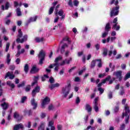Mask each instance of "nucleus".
<instances>
[{"label": "nucleus", "instance_id": "nucleus-17", "mask_svg": "<svg viewBox=\"0 0 130 130\" xmlns=\"http://www.w3.org/2000/svg\"><path fill=\"white\" fill-rule=\"evenodd\" d=\"M39 71V69L36 68V66L34 65L30 70V73L31 74H35V73H37Z\"/></svg>", "mask_w": 130, "mask_h": 130}, {"label": "nucleus", "instance_id": "nucleus-33", "mask_svg": "<svg viewBox=\"0 0 130 130\" xmlns=\"http://www.w3.org/2000/svg\"><path fill=\"white\" fill-rule=\"evenodd\" d=\"M36 20H37V16L31 17L28 21V23H30V22H35Z\"/></svg>", "mask_w": 130, "mask_h": 130}, {"label": "nucleus", "instance_id": "nucleus-15", "mask_svg": "<svg viewBox=\"0 0 130 130\" xmlns=\"http://www.w3.org/2000/svg\"><path fill=\"white\" fill-rule=\"evenodd\" d=\"M24 128V125L22 123H19L18 124H16L14 127V130H19V129H23Z\"/></svg>", "mask_w": 130, "mask_h": 130}, {"label": "nucleus", "instance_id": "nucleus-24", "mask_svg": "<svg viewBox=\"0 0 130 130\" xmlns=\"http://www.w3.org/2000/svg\"><path fill=\"white\" fill-rule=\"evenodd\" d=\"M85 109L88 112H91L92 111V107L89 104H86L85 106Z\"/></svg>", "mask_w": 130, "mask_h": 130}, {"label": "nucleus", "instance_id": "nucleus-12", "mask_svg": "<svg viewBox=\"0 0 130 130\" xmlns=\"http://www.w3.org/2000/svg\"><path fill=\"white\" fill-rule=\"evenodd\" d=\"M8 77H9V79H10V80H13V79L15 78V75L13 73V72H12L11 73L10 72H7L6 75L5 76V79H7Z\"/></svg>", "mask_w": 130, "mask_h": 130}, {"label": "nucleus", "instance_id": "nucleus-18", "mask_svg": "<svg viewBox=\"0 0 130 130\" xmlns=\"http://www.w3.org/2000/svg\"><path fill=\"white\" fill-rule=\"evenodd\" d=\"M9 8H10V3L9 2H7L5 4V6L2 5L1 9L3 11H5V10H9Z\"/></svg>", "mask_w": 130, "mask_h": 130}, {"label": "nucleus", "instance_id": "nucleus-8", "mask_svg": "<svg viewBox=\"0 0 130 130\" xmlns=\"http://www.w3.org/2000/svg\"><path fill=\"white\" fill-rule=\"evenodd\" d=\"M72 60H73V58L72 57H69L68 59H65L60 63V66H64V64H70Z\"/></svg>", "mask_w": 130, "mask_h": 130}, {"label": "nucleus", "instance_id": "nucleus-37", "mask_svg": "<svg viewBox=\"0 0 130 130\" xmlns=\"http://www.w3.org/2000/svg\"><path fill=\"white\" fill-rule=\"evenodd\" d=\"M62 59V57L61 56H59L58 57L56 58L54 62H58L59 60H61Z\"/></svg>", "mask_w": 130, "mask_h": 130}, {"label": "nucleus", "instance_id": "nucleus-20", "mask_svg": "<svg viewBox=\"0 0 130 130\" xmlns=\"http://www.w3.org/2000/svg\"><path fill=\"white\" fill-rule=\"evenodd\" d=\"M28 39V35H25L23 36V38L19 40V43H24V42L27 41Z\"/></svg>", "mask_w": 130, "mask_h": 130}, {"label": "nucleus", "instance_id": "nucleus-6", "mask_svg": "<svg viewBox=\"0 0 130 130\" xmlns=\"http://www.w3.org/2000/svg\"><path fill=\"white\" fill-rule=\"evenodd\" d=\"M122 71L119 70L114 72L113 73V76H115L117 79H119V81H121L122 80Z\"/></svg>", "mask_w": 130, "mask_h": 130}, {"label": "nucleus", "instance_id": "nucleus-39", "mask_svg": "<svg viewBox=\"0 0 130 130\" xmlns=\"http://www.w3.org/2000/svg\"><path fill=\"white\" fill-rule=\"evenodd\" d=\"M49 78V76H48V75H44L43 77H42V82H44L45 81L46 79H48Z\"/></svg>", "mask_w": 130, "mask_h": 130}, {"label": "nucleus", "instance_id": "nucleus-32", "mask_svg": "<svg viewBox=\"0 0 130 130\" xmlns=\"http://www.w3.org/2000/svg\"><path fill=\"white\" fill-rule=\"evenodd\" d=\"M24 113L25 114H27L28 115L30 116L32 114V110H24Z\"/></svg>", "mask_w": 130, "mask_h": 130}, {"label": "nucleus", "instance_id": "nucleus-49", "mask_svg": "<svg viewBox=\"0 0 130 130\" xmlns=\"http://www.w3.org/2000/svg\"><path fill=\"white\" fill-rule=\"evenodd\" d=\"M30 90H31V85H27L26 86V87H25V91L26 92H29V91H30Z\"/></svg>", "mask_w": 130, "mask_h": 130}, {"label": "nucleus", "instance_id": "nucleus-41", "mask_svg": "<svg viewBox=\"0 0 130 130\" xmlns=\"http://www.w3.org/2000/svg\"><path fill=\"white\" fill-rule=\"evenodd\" d=\"M19 113L17 112H15L14 114V118H16V119H18L19 118Z\"/></svg>", "mask_w": 130, "mask_h": 130}, {"label": "nucleus", "instance_id": "nucleus-26", "mask_svg": "<svg viewBox=\"0 0 130 130\" xmlns=\"http://www.w3.org/2000/svg\"><path fill=\"white\" fill-rule=\"evenodd\" d=\"M7 85H8V86L11 87V88H12V89H14V88H15V84L12 83V81H7Z\"/></svg>", "mask_w": 130, "mask_h": 130}, {"label": "nucleus", "instance_id": "nucleus-31", "mask_svg": "<svg viewBox=\"0 0 130 130\" xmlns=\"http://www.w3.org/2000/svg\"><path fill=\"white\" fill-rule=\"evenodd\" d=\"M38 78H39L38 76L35 77V78L34 79V82H32L31 84L32 86H34V85H35L36 84H37V82H38Z\"/></svg>", "mask_w": 130, "mask_h": 130}, {"label": "nucleus", "instance_id": "nucleus-2", "mask_svg": "<svg viewBox=\"0 0 130 130\" xmlns=\"http://www.w3.org/2000/svg\"><path fill=\"white\" fill-rule=\"evenodd\" d=\"M125 115L124 113H122V118H124V116H125V123L126 124L128 123V120L129 119V108L127 105H125Z\"/></svg>", "mask_w": 130, "mask_h": 130}, {"label": "nucleus", "instance_id": "nucleus-22", "mask_svg": "<svg viewBox=\"0 0 130 130\" xmlns=\"http://www.w3.org/2000/svg\"><path fill=\"white\" fill-rule=\"evenodd\" d=\"M1 106L3 108V110H7L9 108V104L4 102V103L1 104Z\"/></svg>", "mask_w": 130, "mask_h": 130}, {"label": "nucleus", "instance_id": "nucleus-23", "mask_svg": "<svg viewBox=\"0 0 130 130\" xmlns=\"http://www.w3.org/2000/svg\"><path fill=\"white\" fill-rule=\"evenodd\" d=\"M68 47H69V46L67 44H64L61 46V53L62 54L64 53V49H66V48H68Z\"/></svg>", "mask_w": 130, "mask_h": 130}, {"label": "nucleus", "instance_id": "nucleus-46", "mask_svg": "<svg viewBox=\"0 0 130 130\" xmlns=\"http://www.w3.org/2000/svg\"><path fill=\"white\" fill-rule=\"evenodd\" d=\"M94 47L95 48L96 50H99V49H100V44H96L94 45Z\"/></svg>", "mask_w": 130, "mask_h": 130}, {"label": "nucleus", "instance_id": "nucleus-7", "mask_svg": "<svg viewBox=\"0 0 130 130\" xmlns=\"http://www.w3.org/2000/svg\"><path fill=\"white\" fill-rule=\"evenodd\" d=\"M50 101V99L48 97H46L42 103L41 107L42 108H45V105L48 104L49 102Z\"/></svg>", "mask_w": 130, "mask_h": 130}, {"label": "nucleus", "instance_id": "nucleus-47", "mask_svg": "<svg viewBox=\"0 0 130 130\" xmlns=\"http://www.w3.org/2000/svg\"><path fill=\"white\" fill-rule=\"evenodd\" d=\"M98 91L100 92V94H103V93L104 92V89L101 88V87H99L98 88Z\"/></svg>", "mask_w": 130, "mask_h": 130}, {"label": "nucleus", "instance_id": "nucleus-60", "mask_svg": "<svg viewBox=\"0 0 130 130\" xmlns=\"http://www.w3.org/2000/svg\"><path fill=\"white\" fill-rule=\"evenodd\" d=\"M80 98H79V96H77L76 99V104H79V103H80Z\"/></svg>", "mask_w": 130, "mask_h": 130}, {"label": "nucleus", "instance_id": "nucleus-10", "mask_svg": "<svg viewBox=\"0 0 130 130\" xmlns=\"http://www.w3.org/2000/svg\"><path fill=\"white\" fill-rule=\"evenodd\" d=\"M98 98H96L94 100V107L93 109L95 111V112H98V111L99 110V108L98 107Z\"/></svg>", "mask_w": 130, "mask_h": 130}, {"label": "nucleus", "instance_id": "nucleus-4", "mask_svg": "<svg viewBox=\"0 0 130 130\" xmlns=\"http://www.w3.org/2000/svg\"><path fill=\"white\" fill-rule=\"evenodd\" d=\"M113 24V25L112 27V29H114V30H116V31H118V30L120 29V26L117 25V24H118V23L117 22V18H115L114 19Z\"/></svg>", "mask_w": 130, "mask_h": 130}, {"label": "nucleus", "instance_id": "nucleus-9", "mask_svg": "<svg viewBox=\"0 0 130 130\" xmlns=\"http://www.w3.org/2000/svg\"><path fill=\"white\" fill-rule=\"evenodd\" d=\"M39 92H40V86H37L32 91L31 94L32 97H35L36 94L39 93Z\"/></svg>", "mask_w": 130, "mask_h": 130}, {"label": "nucleus", "instance_id": "nucleus-58", "mask_svg": "<svg viewBox=\"0 0 130 130\" xmlns=\"http://www.w3.org/2000/svg\"><path fill=\"white\" fill-rule=\"evenodd\" d=\"M68 5H69V6H70V7H71L72 8H73L74 7V5H73V2H72V0H69Z\"/></svg>", "mask_w": 130, "mask_h": 130}, {"label": "nucleus", "instance_id": "nucleus-53", "mask_svg": "<svg viewBox=\"0 0 130 130\" xmlns=\"http://www.w3.org/2000/svg\"><path fill=\"white\" fill-rule=\"evenodd\" d=\"M125 128V124L124 123L122 124L120 127V130H123Z\"/></svg>", "mask_w": 130, "mask_h": 130}, {"label": "nucleus", "instance_id": "nucleus-14", "mask_svg": "<svg viewBox=\"0 0 130 130\" xmlns=\"http://www.w3.org/2000/svg\"><path fill=\"white\" fill-rule=\"evenodd\" d=\"M57 15L61 16L60 18L61 20L64 19L66 15L64 14L63 10H60L58 12H57Z\"/></svg>", "mask_w": 130, "mask_h": 130}, {"label": "nucleus", "instance_id": "nucleus-56", "mask_svg": "<svg viewBox=\"0 0 130 130\" xmlns=\"http://www.w3.org/2000/svg\"><path fill=\"white\" fill-rule=\"evenodd\" d=\"M11 17H12V13H9V14L6 16V17L5 18V20H8V18H11Z\"/></svg>", "mask_w": 130, "mask_h": 130}, {"label": "nucleus", "instance_id": "nucleus-16", "mask_svg": "<svg viewBox=\"0 0 130 130\" xmlns=\"http://www.w3.org/2000/svg\"><path fill=\"white\" fill-rule=\"evenodd\" d=\"M54 124V121H50L48 123V127H50V130H55V127L53 125Z\"/></svg>", "mask_w": 130, "mask_h": 130}, {"label": "nucleus", "instance_id": "nucleus-52", "mask_svg": "<svg viewBox=\"0 0 130 130\" xmlns=\"http://www.w3.org/2000/svg\"><path fill=\"white\" fill-rule=\"evenodd\" d=\"M84 120H85V123H87V122H88V119H89V115H86L84 117Z\"/></svg>", "mask_w": 130, "mask_h": 130}, {"label": "nucleus", "instance_id": "nucleus-61", "mask_svg": "<svg viewBox=\"0 0 130 130\" xmlns=\"http://www.w3.org/2000/svg\"><path fill=\"white\" fill-rule=\"evenodd\" d=\"M46 116V114L45 113H42L41 114V118L43 119Z\"/></svg>", "mask_w": 130, "mask_h": 130}, {"label": "nucleus", "instance_id": "nucleus-62", "mask_svg": "<svg viewBox=\"0 0 130 130\" xmlns=\"http://www.w3.org/2000/svg\"><path fill=\"white\" fill-rule=\"evenodd\" d=\"M57 128L58 130H61L62 129V125L60 124H58L57 125Z\"/></svg>", "mask_w": 130, "mask_h": 130}, {"label": "nucleus", "instance_id": "nucleus-44", "mask_svg": "<svg viewBox=\"0 0 130 130\" xmlns=\"http://www.w3.org/2000/svg\"><path fill=\"white\" fill-rule=\"evenodd\" d=\"M9 48H10V43H7L6 44V49H5V51L6 52H8V51H9Z\"/></svg>", "mask_w": 130, "mask_h": 130}, {"label": "nucleus", "instance_id": "nucleus-29", "mask_svg": "<svg viewBox=\"0 0 130 130\" xmlns=\"http://www.w3.org/2000/svg\"><path fill=\"white\" fill-rule=\"evenodd\" d=\"M96 61H97V60H93L91 61L90 69H94V68H95V67L96 66Z\"/></svg>", "mask_w": 130, "mask_h": 130}, {"label": "nucleus", "instance_id": "nucleus-63", "mask_svg": "<svg viewBox=\"0 0 130 130\" xmlns=\"http://www.w3.org/2000/svg\"><path fill=\"white\" fill-rule=\"evenodd\" d=\"M20 61H21V59H20V58H17L15 60V62H16L17 64H20Z\"/></svg>", "mask_w": 130, "mask_h": 130}, {"label": "nucleus", "instance_id": "nucleus-50", "mask_svg": "<svg viewBox=\"0 0 130 130\" xmlns=\"http://www.w3.org/2000/svg\"><path fill=\"white\" fill-rule=\"evenodd\" d=\"M59 8V5H57L55 9V15L57 16V11H58V9Z\"/></svg>", "mask_w": 130, "mask_h": 130}, {"label": "nucleus", "instance_id": "nucleus-28", "mask_svg": "<svg viewBox=\"0 0 130 130\" xmlns=\"http://www.w3.org/2000/svg\"><path fill=\"white\" fill-rule=\"evenodd\" d=\"M24 71L25 74H27L29 72V65L28 64H25L24 67Z\"/></svg>", "mask_w": 130, "mask_h": 130}, {"label": "nucleus", "instance_id": "nucleus-25", "mask_svg": "<svg viewBox=\"0 0 130 130\" xmlns=\"http://www.w3.org/2000/svg\"><path fill=\"white\" fill-rule=\"evenodd\" d=\"M10 57H11V55H10V53L7 54V58H6V62L7 64H10L11 62V58H10Z\"/></svg>", "mask_w": 130, "mask_h": 130}, {"label": "nucleus", "instance_id": "nucleus-21", "mask_svg": "<svg viewBox=\"0 0 130 130\" xmlns=\"http://www.w3.org/2000/svg\"><path fill=\"white\" fill-rule=\"evenodd\" d=\"M45 122H42L41 123V124L40 126L38 127V130H44L45 128Z\"/></svg>", "mask_w": 130, "mask_h": 130}, {"label": "nucleus", "instance_id": "nucleus-30", "mask_svg": "<svg viewBox=\"0 0 130 130\" xmlns=\"http://www.w3.org/2000/svg\"><path fill=\"white\" fill-rule=\"evenodd\" d=\"M109 29H111V27H110V23H108L106 25V26L105 27V31H107L108 32V31H109Z\"/></svg>", "mask_w": 130, "mask_h": 130}, {"label": "nucleus", "instance_id": "nucleus-40", "mask_svg": "<svg viewBox=\"0 0 130 130\" xmlns=\"http://www.w3.org/2000/svg\"><path fill=\"white\" fill-rule=\"evenodd\" d=\"M53 11H54V7H51L49 11V15H51L53 13Z\"/></svg>", "mask_w": 130, "mask_h": 130}, {"label": "nucleus", "instance_id": "nucleus-1", "mask_svg": "<svg viewBox=\"0 0 130 130\" xmlns=\"http://www.w3.org/2000/svg\"><path fill=\"white\" fill-rule=\"evenodd\" d=\"M71 87L72 85H71V81H68V84L62 88L61 94L64 98H67L68 95L70 94Z\"/></svg>", "mask_w": 130, "mask_h": 130}, {"label": "nucleus", "instance_id": "nucleus-57", "mask_svg": "<svg viewBox=\"0 0 130 130\" xmlns=\"http://www.w3.org/2000/svg\"><path fill=\"white\" fill-rule=\"evenodd\" d=\"M121 89L122 90L120 91V95H121V96H122V95L124 94V90L123 89V87L122 86Z\"/></svg>", "mask_w": 130, "mask_h": 130}, {"label": "nucleus", "instance_id": "nucleus-45", "mask_svg": "<svg viewBox=\"0 0 130 130\" xmlns=\"http://www.w3.org/2000/svg\"><path fill=\"white\" fill-rule=\"evenodd\" d=\"M129 78H130V72H128L126 74L124 78V80L126 81V80H127V79H129Z\"/></svg>", "mask_w": 130, "mask_h": 130}, {"label": "nucleus", "instance_id": "nucleus-42", "mask_svg": "<svg viewBox=\"0 0 130 130\" xmlns=\"http://www.w3.org/2000/svg\"><path fill=\"white\" fill-rule=\"evenodd\" d=\"M108 35V31H106L105 32L103 33L102 38H105Z\"/></svg>", "mask_w": 130, "mask_h": 130}, {"label": "nucleus", "instance_id": "nucleus-34", "mask_svg": "<svg viewBox=\"0 0 130 130\" xmlns=\"http://www.w3.org/2000/svg\"><path fill=\"white\" fill-rule=\"evenodd\" d=\"M35 40L36 42L39 43V42H43V41H44V38H36Z\"/></svg>", "mask_w": 130, "mask_h": 130}, {"label": "nucleus", "instance_id": "nucleus-38", "mask_svg": "<svg viewBox=\"0 0 130 130\" xmlns=\"http://www.w3.org/2000/svg\"><path fill=\"white\" fill-rule=\"evenodd\" d=\"M96 61L99 62L98 63V67L99 68H102V63L101 62V59H96Z\"/></svg>", "mask_w": 130, "mask_h": 130}, {"label": "nucleus", "instance_id": "nucleus-55", "mask_svg": "<svg viewBox=\"0 0 130 130\" xmlns=\"http://www.w3.org/2000/svg\"><path fill=\"white\" fill-rule=\"evenodd\" d=\"M118 110H119V107L118 106L115 107V108L114 109V112H118Z\"/></svg>", "mask_w": 130, "mask_h": 130}, {"label": "nucleus", "instance_id": "nucleus-13", "mask_svg": "<svg viewBox=\"0 0 130 130\" xmlns=\"http://www.w3.org/2000/svg\"><path fill=\"white\" fill-rule=\"evenodd\" d=\"M112 49H113V46H111L110 47V50L109 51V56H111V55H112V53L113 55H116V54H117V51H116V50H114L112 52Z\"/></svg>", "mask_w": 130, "mask_h": 130}, {"label": "nucleus", "instance_id": "nucleus-59", "mask_svg": "<svg viewBox=\"0 0 130 130\" xmlns=\"http://www.w3.org/2000/svg\"><path fill=\"white\" fill-rule=\"evenodd\" d=\"M115 81V78H112V80H109V85H111V84H112V83H113V81Z\"/></svg>", "mask_w": 130, "mask_h": 130}, {"label": "nucleus", "instance_id": "nucleus-36", "mask_svg": "<svg viewBox=\"0 0 130 130\" xmlns=\"http://www.w3.org/2000/svg\"><path fill=\"white\" fill-rule=\"evenodd\" d=\"M26 84V81H23L21 84H19L17 85V87L18 88H21V87H24L25 86V84Z\"/></svg>", "mask_w": 130, "mask_h": 130}, {"label": "nucleus", "instance_id": "nucleus-19", "mask_svg": "<svg viewBox=\"0 0 130 130\" xmlns=\"http://www.w3.org/2000/svg\"><path fill=\"white\" fill-rule=\"evenodd\" d=\"M31 104L34 106L33 109H36L37 107V103L35 102V99H32L30 101Z\"/></svg>", "mask_w": 130, "mask_h": 130}, {"label": "nucleus", "instance_id": "nucleus-5", "mask_svg": "<svg viewBox=\"0 0 130 130\" xmlns=\"http://www.w3.org/2000/svg\"><path fill=\"white\" fill-rule=\"evenodd\" d=\"M118 10H119V6H117L115 8H113L111 11V17H113V16H117L119 13Z\"/></svg>", "mask_w": 130, "mask_h": 130}, {"label": "nucleus", "instance_id": "nucleus-48", "mask_svg": "<svg viewBox=\"0 0 130 130\" xmlns=\"http://www.w3.org/2000/svg\"><path fill=\"white\" fill-rule=\"evenodd\" d=\"M49 82L51 84H53V83H54V82H55L54 78H53V77H50L49 80Z\"/></svg>", "mask_w": 130, "mask_h": 130}, {"label": "nucleus", "instance_id": "nucleus-54", "mask_svg": "<svg viewBox=\"0 0 130 130\" xmlns=\"http://www.w3.org/2000/svg\"><path fill=\"white\" fill-rule=\"evenodd\" d=\"M26 99H27V96H23V98H21V103H24V102H25V101H26Z\"/></svg>", "mask_w": 130, "mask_h": 130}, {"label": "nucleus", "instance_id": "nucleus-11", "mask_svg": "<svg viewBox=\"0 0 130 130\" xmlns=\"http://www.w3.org/2000/svg\"><path fill=\"white\" fill-rule=\"evenodd\" d=\"M17 39H16L17 43H19L20 42V38L23 37V32H22V29H18V35H17Z\"/></svg>", "mask_w": 130, "mask_h": 130}, {"label": "nucleus", "instance_id": "nucleus-43", "mask_svg": "<svg viewBox=\"0 0 130 130\" xmlns=\"http://www.w3.org/2000/svg\"><path fill=\"white\" fill-rule=\"evenodd\" d=\"M55 108V107L52 104H51L48 107V110H54Z\"/></svg>", "mask_w": 130, "mask_h": 130}, {"label": "nucleus", "instance_id": "nucleus-3", "mask_svg": "<svg viewBox=\"0 0 130 130\" xmlns=\"http://www.w3.org/2000/svg\"><path fill=\"white\" fill-rule=\"evenodd\" d=\"M45 51L41 50L40 51L38 54V57L40 58L39 64H42V63H43V60H44L45 58Z\"/></svg>", "mask_w": 130, "mask_h": 130}, {"label": "nucleus", "instance_id": "nucleus-27", "mask_svg": "<svg viewBox=\"0 0 130 130\" xmlns=\"http://www.w3.org/2000/svg\"><path fill=\"white\" fill-rule=\"evenodd\" d=\"M16 12L18 17H20V16H22V12H21V9L17 8L16 10Z\"/></svg>", "mask_w": 130, "mask_h": 130}, {"label": "nucleus", "instance_id": "nucleus-51", "mask_svg": "<svg viewBox=\"0 0 130 130\" xmlns=\"http://www.w3.org/2000/svg\"><path fill=\"white\" fill-rule=\"evenodd\" d=\"M63 41H69V42H71L70 41H69V38L66 37L64 38L63 39V40L60 42V43H62Z\"/></svg>", "mask_w": 130, "mask_h": 130}, {"label": "nucleus", "instance_id": "nucleus-35", "mask_svg": "<svg viewBox=\"0 0 130 130\" xmlns=\"http://www.w3.org/2000/svg\"><path fill=\"white\" fill-rule=\"evenodd\" d=\"M107 52H108V50L107 49V48H104L103 49V54L104 56H106V55H107Z\"/></svg>", "mask_w": 130, "mask_h": 130}, {"label": "nucleus", "instance_id": "nucleus-64", "mask_svg": "<svg viewBox=\"0 0 130 130\" xmlns=\"http://www.w3.org/2000/svg\"><path fill=\"white\" fill-rule=\"evenodd\" d=\"M108 97L109 99H111V98H112V92L111 91L109 92Z\"/></svg>", "mask_w": 130, "mask_h": 130}]
</instances>
